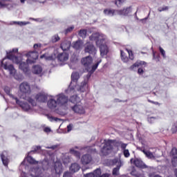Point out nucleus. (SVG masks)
<instances>
[{
    "mask_svg": "<svg viewBox=\"0 0 177 177\" xmlns=\"http://www.w3.org/2000/svg\"><path fill=\"white\" fill-rule=\"evenodd\" d=\"M1 161L5 167H8L9 164V155L8 151H4L1 154Z\"/></svg>",
    "mask_w": 177,
    "mask_h": 177,
    "instance_id": "nucleus-17",
    "label": "nucleus"
},
{
    "mask_svg": "<svg viewBox=\"0 0 177 177\" xmlns=\"http://www.w3.org/2000/svg\"><path fill=\"white\" fill-rule=\"evenodd\" d=\"M42 46V44H35L33 46V48L35 49V50H38V49H39V48H41Z\"/></svg>",
    "mask_w": 177,
    "mask_h": 177,
    "instance_id": "nucleus-55",
    "label": "nucleus"
},
{
    "mask_svg": "<svg viewBox=\"0 0 177 177\" xmlns=\"http://www.w3.org/2000/svg\"><path fill=\"white\" fill-rule=\"evenodd\" d=\"M145 155L146 156V157H147V158H154V155L150 151H147L146 152H145Z\"/></svg>",
    "mask_w": 177,
    "mask_h": 177,
    "instance_id": "nucleus-45",
    "label": "nucleus"
},
{
    "mask_svg": "<svg viewBox=\"0 0 177 177\" xmlns=\"http://www.w3.org/2000/svg\"><path fill=\"white\" fill-rule=\"evenodd\" d=\"M82 46H84V41L82 40H77L76 41H73L72 44V47L75 50H80L82 49Z\"/></svg>",
    "mask_w": 177,
    "mask_h": 177,
    "instance_id": "nucleus-19",
    "label": "nucleus"
},
{
    "mask_svg": "<svg viewBox=\"0 0 177 177\" xmlns=\"http://www.w3.org/2000/svg\"><path fill=\"white\" fill-rule=\"evenodd\" d=\"M37 150H41V146H37L35 147L34 150L30 151V152H28V154H32L34 153H37Z\"/></svg>",
    "mask_w": 177,
    "mask_h": 177,
    "instance_id": "nucleus-48",
    "label": "nucleus"
},
{
    "mask_svg": "<svg viewBox=\"0 0 177 177\" xmlns=\"http://www.w3.org/2000/svg\"><path fill=\"white\" fill-rule=\"evenodd\" d=\"M57 57L59 62L64 63V62H67V60H68L69 55L68 53L64 51L63 53L58 54Z\"/></svg>",
    "mask_w": 177,
    "mask_h": 177,
    "instance_id": "nucleus-14",
    "label": "nucleus"
},
{
    "mask_svg": "<svg viewBox=\"0 0 177 177\" xmlns=\"http://www.w3.org/2000/svg\"><path fill=\"white\" fill-rule=\"evenodd\" d=\"M40 58L45 59V60L52 62V60H55V59H56V54L53 53L49 55L48 53H45L41 55Z\"/></svg>",
    "mask_w": 177,
    "mask_h": 177,
    "instance_id": "nucleus-22",
    "label": "nucleus"
},
{
    "mask_svg": "<svg viewBox=\"0 0 177 177\" xmlns=\"http://www.w3.org/2000/svg\"><path fill=\"white\" fill-rule=\"evenodd\" d=\"M23 168H25V169H28V165L26 164V159H24V160L21 163L19 166L20 171H22L19 177H28L27 174L23 171Z\"/></svg>",
    "mask_w": 177,
    "mask_h": 177,
    "instance_id": "nucleus-21",
    "label": "nucleus"
},
{
    "mask_svg": "<svg viewBox=\"0 0 177 177\" xmlns=\"http://www.w3.org/2000/svg\"><path fill=\"white\" fill-rule=\"evenodd\" d=\"M120 168H121V165H118L116 167L113 168L112 171L113 176H118L120 175Z\"/></svg>",
    "mask_w": 177,
    "mask_h": 177,
    "instance_id": "nucleus-33",
    "label": "nucleus"
},
{
    "mask_svg": "<svg viewBox=\"0 0 177 177\" xmlns=\"http://www.w3.org/2000/svg\"><path fill=\"white\" fill-rule=\"evenodd\" d=\"M86 30L82 29L80 30L79 32V37H81V38H86Z\"/></svg>",
    "mask_w": 177,
    "mask_h": 177,
    "instance_id": "nucleus-41",
    "label": "nucleus"
},
{
    "mask_svg": "<svg viewBox=\"0 0 177 177\" xmlns=\"http://www.w3.org/2000/svg\"><path fill=\"white\" fill-rule=\"evenodd\" d=\"M71 109L74 113H76L77 114H85V109H84V106L80 104H76L73 106H71Z\"/></svg>",
    "mask_w": 177,
    "mask_h": 177,
    "instance_id": "nucleus-13",
    "label": "nucleus"
},
{
    "mask_svg": "<svg viewBox=\"0 0 177 177\" xmlns=\"http://www.w3.org/2000/svg\"><path fill=\"white\" fill-rule=\"evenodd\" d=\"M131 12L132 8L131 7H129L126 9L118 10V14H119L120 16H128V15H129V13H131Z\"/></svg>",
    "mask_w": 177,
    "mask_h": 177,
    "instance_id": "nucleus-27",
    "label": "nucleus"
},
{
    "mask_svg": "<svg viewBox=\"0 0 177 177\" xmlns=\"http://www.w3.org/2000/svg\"><path fill=\"white\" fill-rule=\"evenodd\" d=\"M127 146H128V144H125L124 142H122V144L120 145V147L122 149V150H127Z\"/></svg>",
    "mask_w": 177,
    "mask_h": 177,
    "instance_id": "nucleus-59",
    "label": "nucleus"
},
{
    "mask_svg": "<svg viewBox=\"0 0 177 177\" xmlns=\"http://www.w3.org/2000/svg\"><path fill=\"white\" fill-rule=\"evenodd\" d=\"M88 89V83L86 82H83L81 83L80 91V92H85Z\"/></svg>",
    "mask_w": 177,
    "mask_h": 177,
    "instance_id": "nucleus-32",
    "label": "nucleus"
},
{
    "mask_svg": "<svg viewBox=\"0 0 177 177\" xmlns=\"http://www.w3.org/2000/svg\"><path fill=\"white\" fill-rule=\"evenodd\" d=\"M19 91L21 93H22V95H20V98L26 100L27 95H30L31 92V87L30 86V84H28L27 82L21 83L19 85Z\"/></svg>",
    "mask_w": 177,
    "mask_h": 177,
    "instance_id": "nucleus-5",
    "label": "nucleus"
},
{
    "mask_svg": "<svg viewBox=\"0 0 177 177\" xmlns=\"http://www.w3.org/2000/svg\"><path fill=\"white\" fill-rule=\"evenodd\" d=\"M123 154L126 158H128L131 156V153H129V150L128 149H124L123 150Z\"/></svg>",
    "mask_w": 177,
    "mask_h": 177,
    "instance_id": "nucleus-49",
    "label": "nucleus"
},
{
    "mask_svg": "<svg viewBox=\"0 0 177 177\" xmlns=\"http://www.w3.org/2000/svg\"><path fill=\"white\" fill-rule=\"evenodd\" d=\"M42 71H43L42 66H41L40 65H35L32 68V73L37 75L39 74H42Z\"/></svg>",
    "mask_w": 177,
    "mask_h": 177,
    "instance_id": "nucleus-26",
    "label": "nucleus"
},
{
    "mask_svg": "<svg viewBox=\"0 0 177 177\" xmlns=\"http://www.w3.org/2000/svg\"><path fill=\"white\" fill-rule=\"evenodd\" d=\"M54 169L57 175H60L63 172V165H62V162H55Z\"/></svg>",
    "mask_w": 177,
    "mask_h": 177,
    "instance_id": "nucleus-23",
    "label": "nucleus"
},
{
    "mask_svg": "<svg viewBox=\"0 0 177 177\" xmlns=\"http://www.w3.org/2000/svg\"><path fill=\"white\" fill-rule=\"evenodd\" d=\"M89 39L90 41H95L96 46L100 48L102 57L107 56V53H109V46L106 45V40L107 39V37L105 35L99 32L93 33L89 37Z\"/></svg>",
    "mask_w": 177,
    "mask_h": 177,
    "instance_id": "nucleus-1",
    "label": "nucleus"
},
{
    "mask_svg": "<svg viewBox=\"0 0 177 177\" xmlns=\"http://www.w3.org/2000/svg\"><path fill=\"white\" fill-rule=\"evenodd\" d=\"M88 153H96V149L89 147H88Z\"/></svg>",
    "mask_w": 177,
    "mask_h": 177,
    "instance_id": "nucleus-60",
    "label": "nucleus"
},
{
    "mask_svg": "<svg viewBox=\"0 0 177 177\" xmlns=\"http://www.w3.org/2000/svg\"><path fill=\"white\" fill-rule=\"evenodd\" d=\"M26 57L28 59H26V62L31 64L32 63H35V61L37 59H38V53L37 50L34 51H29L28 53L26 54Z\"/></svg>",
    "mask_w": 177,
    "mask_h": 177,
    "instance_id": "nucleus-9",
    "label": "nucleus"
},
{
    "mask_svg": "<svg viewBox=\"0 0 177 177\" xmlns=\"http://www.w3.org/2000/svg\"><path fill=\"white\" fill-rule=\"evenodd\" d=\"M171 164L173 167H177V158H171Z\"/></svg>",
    "mask_w": 177,
    "mask_h": 177,
    "instance_id": "nucleus-53",
    "label": "nucleus"
},
{
    "mask_svg": "<svg viewBox=\"0 0 177 177\" xmlns=\"http://www.w3.org/2000/svg\"><path fill=\"white\" fill-rule=\"evenodd\" d=\"M35 99L37 102H40V103H45L48 100V95L45 93H39L36 95Z\"/></svg>",
    "mask_w": 177,
    "mask_h": 177,
    "instance_id": "nucleus-16",
    "label": "nucleus"
},
{
    "mask_svg": "<svg viewBox=\"0 0 177 177\" xmlns=\"http://www.w3.org/2000/svg\"><path fill=\"white\" fill-rule=\"evenodd\" d=\"M159 50L162 55V56H163V57L165 58V50L161 48V46L159 47Z\"/></svg>",
    "mask_w": 177,
    "mask_h": 177,
    "instance_id": "nucleus-58",
    "label": "nucleus"
},
{
    "mask_svg": "<svg viewBox=\"0 0 177 177\" xmlns=\"http://www.w3.org/2000/svg\"><path fill=\"white\" fill-rule=\"evenodd\" d=\"M59 147V145H53L51 147H46V149H52V150H55Z\"/></svg>",
    "mask_w": 177,
    "mask_h": 177,
    "instance_id": "nucleus-61",
    "label": "nucleus"
},
{
    "mask_svg": "<svg viewBox=\"0 0 177 177\" xmlns=\"http://www.w3.org/2000/svg\"><path fill=\"white\" fill-rule=\"evenodd\" d=\"M142 64H145V62H136L130 67V70H135L136 67H139L140 66H142Z\"/></svg>",
    "mask_w": 177,
    "mask_h": 177,
    "instance_id": "nucleus-39",
    "label": "nucleus"
},
{
    "mask_svg": "<svg viewBox=\"0 0 177 177\" xmlns=\"http://www.w3.org/2000/svg\"><path fill=\"white\" fill-rule=\"evenodd\" d=\"M109 141L112 142V145H114V146H115V147H120V146L121 147V145L122 143V141H118L115 140H109Z\"/></svg>",
    "mask_w": 177,
    "mask_h": 177,
    "instance_id": "nucleus-42",
    "label": "nucleus"
},
{
    "mask_svg": "<svg viewBox=\"0 0 177 177\" xmlns=\"http://www.w3.org/2000/svg\"><path fill=\"white\" fill-rule=\"evenodd\" d=\"M155 121H156V118L154 117H151L148 118V122H149V124H153Z\"/></svg>",
    "mask_w": 177,
    "mask_h": 177,
    "instance_id": "nucleus-57",
    "label": "nucleus"
},
{
    "mask_svg": "<svg viewBox=\"0 0 177 177\" xmlns=\"http://www.w3.org/2000/svg\"><path fill=\"white\" fill-rule=\"evenodd\" d=\"M63 177H73V174L70 171H65Z\"/></svg>",
    "mask_w": 177,
    "mask_h": 177,
    "instance_id": "nucleus-54",
    "label": "nucleus"
},
{
    "mask_svg": "<svg viewBox=\"0 0 177 177\" xmlns=\"http://www.w3.org/2000/svg\"><path fill=\"white\" fill-rule=\"evenodd\" d=\"M12 100H15V103L19 106L24 110V111H30L31 110V106L27 102L20 101L19 98L17 97H14L13 95H10Z\"/></svg>",
    "mask_w": 177,
    "mask_h": 177,
    "instance_id": "nucleus-8",
    "label": "nucleus"
},
{
    "mask_svg": "<svg viewBox=\"0 0 177 177\" xmlns=\"http://www.w3.org/2000/svg\"><path fill=\"white\" fill-rule=\"evenodd\" d=\"M120 55H121V59L123 61L124 63H128V61L129 59L128 58V56L125 55V53L124 51L120 50Z\"/></svg>",
    "mask_w": 177,
    "mask_h": 177,
    "instance_id": "nucleus-35",
    "label": "nucleus"
},
{
    "mask_svg": "<svg viewBox=\"0 0 177 177\" xmlns=\"http://www.w3.org/2000/svg\"><path fill=\"white\" fill-rule=\"evenodd\" d=\"M84 52L86 53H89L90 55H96V48L95 46H93V44L87 43L84 49Z\"/></svg>",
    "mask_w": 177,
    "mask_h": 177,
    "instance_id": "nucleus-12",
    "label": "nucleus"
},
{
    "mask_svg": "<svg viewBox=\"0 0 177 177\" xmlns=\"http://www.w3.org/2000/svg\"><path fill=\"white\" fill-rule=\"evenodd\" d=\"M100 177H110V174L109 173H105L101 175Z\"/></svg>",
    "mask_w": 177,
    "mask_h": 177,
    "instance_id": "nucleus-64",
    "label": "nucleus"
},
{
    "mask_svg": "<svg viewBox=\"0 0 177 177\" xmlns=\"http://www.w3.org/2000/svg\"><path fill=\"white\" fill-rule=\"evenodd\" d=\"M70 171L71 174H75V172H78L80 169H81V166L78 163H72L71 167H69Z\"/></svg>",
    "mask_w": 177,
    "mask_h": 177,
    "instance_id": "nucleus-24",
    "label": "nucleus"
},
{
    "mask_svg": "<svg viewBox=\"0 0 177 177\" xmlns=\"http://www.w3.org/2000/svg\"><path fill=\"white\" fill-rule=\"evenodd\" d=\"M29 103H30L33 106H37V102L32 99L29 100Z\"/></svg>",
    "mask_w": 177,
    "mask_h": 177,
    "instance_id": "nucleus-63",
    "label": "nucleus"
},
{
    "mask_svg": "<svg viewBox=\"0 0 177 177\" xmlns=\"http://www.w3.org/2000/svg\"><path fill=\"white\" fill-rule=\"evenodd\" d=\"M171 132H172V133H176V132H177V121L172 125Z\"/></svg>",
    "mask_w": 177,
    "mask_h": 177,
    "instance_id": "nucleus-46",
    "label": "nucleus"
},
{
    "mask_svg": "<svg viewBox=\"0 0 177 177\" xmlns=\"http://www.w3.org/2000/svg\"><path fill=\"white\" fill-rule=\"evenodd\" d=\"M81 162L83 165H88L92 162V156L89 154H84L81 158Z\"/></svg>",
    "mask_w": 177,
    "mask_h": 177,
    "instance_id": "nucleus-15",
    "label": "nucleus"
},
{
    "mask_svg": "<svg viewBox=\"0 0 177 177\" xmlns=\"http://www.w3.org/2000/svg\"><path fill=\"white\" fill-rule=\"evenodd\" d=\"M6 58H3V60L1 62V66L4 68V70H8L9 71L10 75H12L17 81H19V82L24 80V76L21 73H16V69H15V66L12 64H8V61Z\"/></svg>",
    "mask_w": 177,
    "mask_h": 177,
    "instance_id": "nucleus-3",
    "label": "nucleus"
},
{
    "mask_svg": "<svg viewBox=\"0 0 177 177\" xmlns=\"http://www.w3.org/2000/svg\"><path fill=\"white\" fill-rule=\"evenodd\" d=\"M29 174L32 177H50L49 174L44 172V170L39 167H31L29 169Z\"/></svg>",
    "mask_w": 177,
    "mask_h": 177,
    "instance_id": "nucleus-6",
    "label": "nucleus"
},
{
    "mask_svg": "<svg viewBox=\"0 0 177 177\" xmlns=\"http://www.w3.org/2000/svg\"><path fill=\"white\" fill-rule=\"evenodd\" d=\"M104 15H106V16L111 17V16H114L115 11H114V10L105 9V10H104Z\"/></svg>",
    "mask_w": 177,
    "mask_h": 177,
    "instance_id": "nucleus-36",
    "label": "nucleus"
},
{
    "mask_svg": "<svg viewBox=\"0 0 177 177\" xmlns=\"http://www.w3.org/2000/svg\"><path fill=\"white\" fill-rule=\"evenodd\" d=\"M28 162H29V164H32L33 165H37V164L39 163L38 161L35 160V159H34L32 157L30 156V154L28 153V156L26 158Z\"/></svg>",
    "mask_w": 177,
    "mask_h": 177,
    "instance_id": "nucleus-31",
    "label": "nucleus"
},
{
    "mask_svg": "<svg viewBox=\"0 0 177 177\" xmlns=\"http://www.w3.org/2000/svg\"><path fill=\"white\" fill-rule=\"evenodd\" d=\"M126 50L128 52L130 60H133V53H132V50H128V48H127Z\"/></svg>",
    "mask_w": 177,
    "mask_h": 177,
    "instance_id": "nucleus-47",
    "label": "nucleus"
},
{
    "mask_svg": "<svg viewBox=\"0 0 177 177\" xmlns=\"http://www.w3.org/2000/svg\"><path fill=\"white\" fill-rule=\"evenodd\" d=\"M69 103H80L81 99L79 98L78 95H73L68 100Z\"/></svg>",
    "mask_w": 177,
    "mask_h": 177,
    "instance_id": "nucleus-29",
    "label": "nucleus"
},
{
    "mask_svg": "<svg viewBox=\"0 0 177 177\" xmlns=\"http://www.w3.org/2000/svg\"><path fill=\"white\" fill-rule=\"evenodd\" d=\"M28 64H30L29 62H28L26 61V62H21V61H20V59H19V63H18V64H19L20 70L24 71L25 73V74H27V73H28V71H30V68L28 66Z\"/></svg>",
    "mask_w": 177,
    "mask_h": 177,
    "instance_id": "nucleus-18",
    "label": "nucleus"
},
{
    "mask_svg": "<svg viewBox=\"0 0 177 177\" xmlns=\"http://www.w3.org/2000/svg\"><path fill=\"white\" fill-rule=\"evenodd\" d=\"M74 30V26L68 27L65 30V34H68V32H71Z\"/></svg>",
    "mask_w": 177,
    "mask_h": 177,
    "instance_id": "nucleus-51",
    "label": "nucleus"
},
{
    "mask_svg": "<svg viewBox=\"0 0 177 177\" xmlns=\"http://www.w3.org/2000/svg\"><path fill=\"white\" fill-rule=\"evenodd\" d=\"M112 162H113V165H115V164H118V165H122V164L121 163V161H120L117 158L113 159L112 160Z\"/></svg>",
    "mask_w": 177,
    "mask_h": 177,
    "instance_id": "nucleus-50",
    "label": "nucleus"
},
{
    "mask_svg": "<svg viewBox=\"0 0 177 177\" xmlns=\"http://www.w3.org/2000/svg\"><path fill=\"white\" fill-rule=\"evenodd\" d=\"M18 52H19V49L13 48L12 50L10 52V53H8L7 59H8V60H12L13 63L18 64L19 63H20V59H19V57L13 55V53H17Z\"/></svg>",
    "mask_w": 177,
    "mask_h": 177,
    "instance_id": "nucleus-10",
    "label": "nucleus"
},
{
    "mask_svg": "<svg viewBox=\"0 0 177 177\" xmlns=\"http://www.w3.org/2000/svg\"><path fill=\"white\" fill-rule=\"evenodd\" d=\"M93 174H94V177H100L102 175V170L100 169H96Z\"/></svg>",
    "mask_w": 177,
    "mask_h": 177,
    "instance_id": "nucleus-44",
    "label": "nucleus"
},
{
    "mask_svg": "<svg viewBox=\"0 0 177 177\" xmlns=\"http://www.w3.org/2000/svg\"><path fill=\"white\" fill-rule=\"evenodd\" d=\"M84 177H95V174L88 173V174H84Z\"/></svg>",
    "mask_w": 177,
    "mask_h": 177,
    "instance_id": "nucleus-62",
    "label": "nucleus"
},
{
    "mask_svg": "<svg viewBox=\"0 0 177 177\" xmlns=\"http://www.w3.org/2000/svg\"><path fill=\"white\" fill-rule=\"evenodd\" d=\"M41 164V167H36V168H39L40 169L43 170V172H45V171H46V169H48L49 168V162L46 161V160H44L41 162H40Z\"/></svg>",
    "mask_w": 177,
    "mask_h": 177,
    "instance_id": "nucleus-28",
    "label": "nucleus"
},
{
    "mask_svg": "<svg viewBox=\"0 0 177 177\" xmlns=\"http://www.w3.org/2000/svg\"><path fill=\"white\" fill-rule=\"evenodd\" d=\"M57 103L64 110H68L70 109V101H68V97L66 96L64 93H59L57 95Z\"/></svg>",
    "mask_w": 177,
    "mask_h": 177,
    "instance_id": "nucleus-4",
    "label": "nucleus"
},
{
    "mask_svg": "<svg viewBox=\"0 0 177 177\" xmlns=\"http://www.w3.org/2000/svg\"><path fill=\"white\" fill-rule=\"evenodd\" d=\"M71 46V41L64 40L61 43L60 48L62 49L64 52H66V50H68Z\"/></svg>",
    "mask_w": 177,
    "mask_h": 177,
    "instance_id": "nucleus-20",
    "label": "nucleus"
},
{
    "mask_svg": "<svg viewBox=\"0 0 177 177\" xmlns=\"http://www.w3.org/2000/svg\"><path fill=\"white\" fill-rule=\"evenodd\" d=\"M51 42H53V44H55L56 42H57L58 41H60V37H59L58 35H54L52 37H51Z\"/></svg>",
    "mask_w": 177,
    "mask_h": 177,
    "instance_id": "nucleus-43",
    "label": "nucleus"
},
{
    "mask_svg": "<svg viewBox=\"0 0 177 177\" xmlns=\"http://www.w3.org/2000/svg\"><path fill=\"white\" fill-rule=\"evenodd\" d=\"M70 153L71 154H73V156H75L77 158H80L81 157V153H80V151H75L74 149H71Z\"/></svg>",
    "mask_w": 177,
    "mask_h": 177,
    "instance_id": "nucleus-37",
    "label": "nucleus"
},
{
    "mask_svg": "<svg viewBox=\"0 0 177 177\" xmlns=\"http://www.w3.org/2000/svg\"><path fill=\"white\" fill-rule=\"evenodd\" d=\"M57 101H56L53 98L50 99L47 102L48 107L49 109H51V110H53V109H56L57 107Z\"/></svg>",
    "mask_w": 177,
    "mask_h": 177,
    "instance_id": "nucleus-25",
    "label": "nucleus"
},
{
    "mask_svg": "<svg viewBox=\"0 0 177 177\" xmlns=\"http://www.w3.org/2000/svg\"><path fill=\"white\" fill-rule=\"evenodd\" d=\"M10 26H13V24H17L18 26H20L21 27L23 26H27V24H30V21H12L10 23Z\"/></svg>",
    "mask_w": 177,
    "mask_h": 177,
    "instance_id": "nucleus-30",
    "label": "nucleus"
},
{
    "mask_svg": "<svg viewBox=\"0 0 177 177\" xmlns=\"http://www.w3.org/2000/svg\"><path fill=\"white\" fill-rule=\"evenodd\" d=\"M80 79V74L77 72L73 73L71 75L72 82H77Z\"/></svg>",
    "mask_w": 177,
    "mask_h": 177,
    "instance_id": "nucleus-34",
    "label": "nucleus"
},
{
    "mask_svg": "<svg viewBox=\"0 0 177 177\" xmlns=\"http://www.w3.org/2000/svg\"><path fill=\"white\" fill-rule=\"evenodd\" d=\"M46 117H47V118L49 119V120H50L51 122H53V121H55V122H57V121H62V119L57 118H55V117L50 116V115H46Z\"/></svg>",
    "mask_w": 177,
    "mask_h": 177,
    "instance_id": "nucleus-40",
    "label": "nucleus"
},
{
    "mask_svg": "<svg viewBox=\"0 0 177 177\" xmlns=\"http://www.w3.org/2000/svg\"><path fill=\"white\" fill-rule=\"evenodd\" d=\"M4 91L7 95H10V88L9 86L4 87Z\"/></svg>",
    "mask_w": 177,
    "mask_h": 177,
    "instance_id": "nucleus-56",
    "label": "nucleus"
},
{
    "mask_svg": "<svg viewBox=\"0 0 177 177\" xmlns=\"http://www.w3.org/2000/svg\"><path fill=\"white\" fill-rule=\"evenodd\" d=\"M92 63H93V59H92V57L91 56H87L82 59V64L84 66L86 70L88 71L89 74H93V73L96 71L99 64L102 63V59H97V63L93 66Z\"/></svg>",
    "mask_w": 177,
    "mask_h": 177,
    "instance_id": "nucleus-2",
    "label": "nucleus"
},
{
    "mask_svg": "<svg viewBox=\"0 0 177 177\" xmlns=\"http://www.w3.org/2000/svg\"><path fill=\"white\" fill-rule=\"evenodd\" d=\"M169 8L168 6H163L158 8V12H164L165 10H168Z\"/></svg>",
    "mask_w": 177,
    "mask_h": 177,
    "instance_id": "nucleus-52",
    "label": "nucleus"
},
{
    "mask_svg": "<svg viewBox=\"0 0 177 177\" xmlns=\"http://www.w3.org/2000/svg\"><path fill=\"white\" fill-rule=\"evenodd\" d=\"M130 162L131 164H134L138 168H142V169H145V168H147V165L142 161L140 158H131L130 160Z\"/></svg>",
    "mask_w": 177,
    "mask_h": 177,
    "instance_id": "nucleus-11",
    "label": "nucleus"
},
{
    "mask_svg": "<svg viewBox=\"0 0 177 177\" xmlns=\"http://www.w3.org/2000/svg\"><path fill=\"white\" fill-rule=\"evenodd\" d=\"M170 156L172 158H177V149L176 147H173L170 152Z\"/></svg>",
    "mask_w": 177,
    "mask_h": 177,
    "instance_id": "nucleus-38",
    "label": "nucleus"
},
{
    "mask_svg": "<svg viewBox=\"0 0 177 177\" xmlns=\"http://www.w3.org/2000/svg\"><path fill=\"white\" fill-rule=\"evenodd\" d=\"M113 141L104 140V145L103 147L101 149V153L102 156H109L113 150Z\"/></svg>",
    "mask_w": 177,
    "mask_h": 177,
    "instance_id": "nucleus-7",
    "label": "nucleus"
}]
</instances>
